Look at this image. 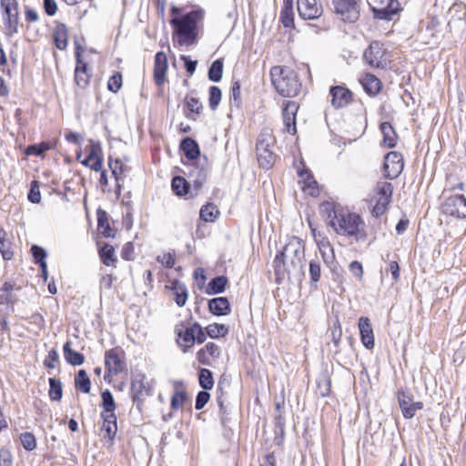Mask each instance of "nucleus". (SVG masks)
Instances as JSON below:
<instances>
[{"instance_id":"51","label":"nucleus","mask_w":466,"mask_h":466,"mask_svg":"<svg viewBox=\"0 0 466 466\" xmlns=\"http://www.w3.org/2000/svg\"><path fill=\"white\" fill-rule=\"evenodd\" d=\"M14 289V285L5 282L2 288L0 289V305L3 304H11L13 305L15 301L12 295V291Z\"/></svg>"},{"instance_id":"62","label":"nucleus","mask_w":466,"mask_h":466,"mask_svg":"<svg viewBox=\"0 0 466 466\" xmlns=\"http://www.w3.org/2000/svg\"><path fill=\"white\" fill-rule=\"evenodd\" d=\"M210 399V394L208 392V390H204L198 393L196 397V403L195 408L196 410H199L203 409L206 404L208 402Z\"/></svg>"},{"instance_id":"20","label":"nucleus","mask_w":466,"mask_h":466,"mask_svg":"<svg viewBox=\"0 0 466 466\" xmlns=\"http://www.w3.org/2000/svg\"><path fill=\"white\" fill-rule=\"evenodd\" d=\"M220 356V348L214 342L207 343L197 352V360L199 363L211 366L212 362Z\"/></svg>"},{"instance_id":"32","label":"nucleus","mask_w":466,"mask_h":466,"mask_svg":"<svg viewBox=\"0 0 466 466\" xmlns=\"http://www.w3.org/2000/svg\"><path fill=\"white\" fill-rule=\"evenodd\" d=\"M63 353L65 360L73 366H79L85 362V356L71 348V341H66L64 344Z\"/></svg>"},{"instance_id":"35","label":"nucleus","mask_w":466,"mask_h":466,"mask_svg":"<svg viewBox=\"0 0 466 466\" xmlns=\"http://www.w3.org/2000/svg\"><path fill=\"white\" fill-rule=\"evenodd\" d=\"M380 130L383 135V143L386 147L392 148L397 144L398 136L390 122H383L380 124Z\"/></svg>"},{"instance_id":"40","label":"nucleus","mask_w":466,"mask_h":466,"mask_svg":"<svg viewBox=\"0 0 466 466\" xmlns=\"http://www.w3.org/2000/svg\"><path fill=\"white\" fill-rule=\"evenodd\" d=\"M82 164L96 172L102 170V157L97 154L96 147H92L88 156L82 161Z\"/></svg>"},{"instance_id":"9","label":"nucleus","mask_w":466,"mask_h":466,"mask_svg":"<svg viewBox=\"0 0 466 466\" xmlns=\"http://www.w3.org/2000/svg\"><path fill=\"white\" fill-rule=\"evenodd\" d=\"M84 49L77 41H75V56H76V68H75V83L76 85L85 89L88 86L91 79V73L86 62L82 58Z\"/></svg>"},{"instance_id":"33","label":"nucleus","mask_w":466,"mask_h":466,"mask_svg":"<svg viewBox=\"0 0 466 466\" xmlns=\"http://www.w3.org/2000/svg\"><path fill=\"white\" fill-rule=\"evenodd\" d=\"M97 228L105 238H114L115 231L108 222L107 213L103 209H97Z\"/></svg>"},{"instance_id":"27","label":"nucleus","mask_w":466,"mask_h":466,"mask_svg":"<svg viewBox=\"0 0 466 466\" xmlns=\"http://www.w3.org/2000/svg\"><path fill=\"white\" fill-rule=\"evenodd\" d=\"M101 418L103 419L102 431H105L106 434L105 438H107L108 442L113 444L117 431L116 416V414L101 413Z\"/></svg>"},{"instance_id":"38","label":"nucleus","mask_w":466,"mask_h":466,"mask_svg":"<svg viewBox=\"0 0 466 466\" xmlns=\"http://www.w3.org/2000/svg\"><path fill=\"white\" fill-rule=\"evenodd\" d=\"M108 166L111 169L112 175L114 176L116 182V190L117 194H120L121 191V175L127 170V166H125L119 159L113 160L109 157Z\"/></svg>"},{"instance_id":"64","label":"nucleus","mask_w":466,"mask_h":466,"mask_svg":"<svg viewBox=\"0 0 466 466\" xmlns=\"http://www.w3.org/2000/svg\"><path fill=\"white\" fill-rule=\"evenodd\" d=\"M0 466H13V456L8 449H0Z\"/></svg>"},{"instance_id":"16","label":"nucleus","mask_w":466,"mask_h":466,"mask_svg":"<svg viewBox=\"0 0 466 466\" xmlns=\"http://www.w3.org/2000/svg\"><path fill=\"white\" fill-rule=\"evenodd\" d=\"M125 353L118 348L111 349L105 353V365L106 371L112 375H117L124 371L126 363Z\"/></svg>"},{"instance_id":"47","label":"nucleus","mask_w":466,"mask_h":466,"mask_svg":"<svg viewBox=\"0 0 466 466\" xmlns=\"http://www.w3.org/2000/svg\"><path fill=\"white\" fill-rule=\"evenodd\" d=\"M172 190L177 196H185L188 193L189 183L182 177L177 176L172 179Z\"/></svg>"},{"instance_id":"60","label":"nucleus","mask_w":466,"mask_h":466,"mask_svg":"<svg viewBox=\"0 0 466 466\" xmlns=\"http://www.w3.org/2000/svg\"><path fill=\"white\" fill-rule=\"evenodd\" d=\"M28 200L31 203L38 204L41 201V194L39 190V183L36 180L31 182L30 190L28 193Z\"/></svg>"},{"instance_id":"24","label":"nucleus","mask_w":466,"mask_h":466,"mask_svg":"<svg viewBox=\"0 0 466 466\" xmlns=\"http://www.w3.org/2000/svg\"><path fill=\"white\" fill-rule=\"evenodd\" d=\"M208 167L207 164L194 163L188 172L189 179L194 183L197 189H200L207 181Z\"/></svg>"},{"instance_id":"3","label":"nucleus","mask_w":466,"mask_h":466,"mask_svg":"<svg viewBox=\"0 0 466 466\" xmlns=\"http://www.w3.org/2000/svg\"><path fill=\"white\" fill-rule=\"evenodd\" d=\"M269 74L274 88L281 96L294 97L299 94L301 82L293 69L275 66L271 67Z\"/></svg>"},{"instance_id":"30","label":"nucleus","mask_w":466,"mask_h":466,"mask_svg":"<svg viewBox=\"0 0 466 466\" xmlns=\"http://www.w3.org/2000/svg\"><path fill=\"white\" fill-rule=\"evenodd\" d=\"M298 175L303 180L302 190L309 196H317L319 194L318 183L309 170H299Z\"/></svg>"},{"instance_id":"5","label":"nucleus","mask_w":466,"mask_h":466,"mask_svg":"<svg viewBox=\"0 0 466 466\" xmlns=\"http://www.w3.org/2000/svg\"><path fill=\"white\" fill-rule=\"evenodd\" d=\"M275 137L268 128H264L258 135L256 143V155L258 165L264 169H269L275 164L277 155L273 152Z\"/></svg>"},{"instance_id":"28","label":"nucleus","mask_w":466,"mask_h":466,"mask_svg":"<svg viewBox=\"0 0 466 466\" xmlns=\"http://www.w3.org/2000/svg\"><path fill=\"white\" fill-rule=\"evenodd\" d=\"M180 149L185 157L192 161L197 160L200 156L199 146L197 141L189 137H185L180 142Z\"/></svg>"},{"instance_id":"41","label":"nucleus","mask_w":466,"mask_h":466,"mask_svg":"<svg viewBox=\"0 0 466 466\" xmlns=\"http://www.w3.org/2000/svg\"><path fill=\"white\" fill-rule=\"evenodd\" d=\"M75 387L83 393H89L91 381L85 370H79L75 377Z\"/></svg>"},{"instance_id":"13","label":"nucleus","mask_w":466,"mask_h":466,"mask_svg":"<svg viewBox=\"0 0 466 466\" xmlns=\"http://www.w3.org/2000/svg\"><path fill=\"white\" fill-rule=\"evenodd\" d=\"M441 208L445 215L466 218V198L462 194H454L446 198Z\"/></svg>"},{"instance_id":"42","label":"nucleus","mask_w":466,"mask_h":466,"mask_svg":"<svg viewBox=\"0 0 466 466\" xmlns=\"http://www.w3.org/2000/svg\"><path fill=\"white\" fill-rule=\"evenodd\" d=\"M319 211L321 215L330 222L332 219L336 220L338 218L342 209L337 208L336 205L332 202L325 201L321 203Z\"/></svg>"},{"instance_id":"7","label":"nucleus","mask_w":466,"mask_h":466,"mask_svg":"<svg viewBox=\"0 0 466 466\" xmlns=\"http://www.w3.org/2000/svg\"><path fill=\"white\" fill-rule=\"evenodd\" d=\"M375 19L391 21L400 10L398 0H367Z\"/></svg>"},{"instance_id":"44","label":"nucleus","mask_w":466,"mask_h":466,"mask_svg":"<svg viewBox=\"0 0 466 466\" xmlns=\"http://www.w3.org/2000/svg\"><path fill=\"white\" fill-rule=\"evenodd\" d=\"M219 211L216 205L208 203L204 205L199 211L200 218L206 222H213L218 218Z\"/></svg>"},{"instance_id":"26","label":"nucleus","mask_w":466,"mask_h":466,"mask_svg":"<svg viewBox=\"0 0 466 466\" xmlns=\"http://www.w3.org/2000/svg\"><path fill=\"white\" fill-rule=\"evenodd\" d=\"M208 309L215 316H226L231 312L229 301L225 297L209 299Z\"/></svg>"},{"instance_id":"4","label":"nucleus","mask_w":466,"mask_h":466,"mask_svg":"<svg viewBox=\"0 0 466 466\" xmlns=\"http://www.w3.org/2000/svg\"><path fill=\"white\" fill-rule=\"evenodd\" d=\"M329 225L337 234L354 237L357 241L365 240V223L360 216L355 213L341 211L336 220L332 219Z\"/></svg>"},{"instance_id":"10","label":"nucleus","mask_w":466,"mask_h":466,"mask_svg":"<svg viewBox=\"0 0 466 466\" xmlns=\"http://www.w3.org/2000/svg\"><path fill=\"white\" fill-rule=\"evenodd\" d=\"M151 394L152 390L148 383L145 381V376L142 374L136 375L131 380L130 395L139 411H142L146 399Z\"/></svg>"},{"instance_id":"63","label":"nucleus","mask_w":466,"mask_h":466,"mask_svg":"<svg viewBox=\"0 0 466 466\" xmlns=\"http://www.w3.org/2000/svg\"><path fill=\"white\" fill-rule=\"evenodd\" d=\"M0 252L3 256V258L5 260H9L13 257V251L9 247V243L6 240L5 237L0 239Z\"/></svg>"},{"instance_id":"45","label":"nucleus","mask_w":466,"mask_h":466,"mask_svg":"<svg viewBox=\"0 0 466 466\" xmlns=\"http://www.w3.org/2000/svg\"><path fill=\"white\" fill-rule=\"evenodd\" d=\"M198 383L203 390H211L214 387V379L211 370L206 368L199 369Z\"/></svg>"},{"instance_id":"22","label":"nucleus","mask_w":466,"mask_h":466,"mask_svg":"<svg viewBox=\"0 0 466 466\" xmlns=\"http://www.w3.org/2000/svg\"><path fill=\"white\" fill-rule=\"evenodd\" d=\"M167 71V58L164 52H157L155 56L154 81L157 86H161L166 81Z\"/></svg>"},{"instance_id":"17","label":"nucleus","mask_w":466,"mask_h":466,"mask_svg":"<svg viewBox=\"0 0 466 466\" xmlns=\"http://www.w3.org/2000/svg\"><path fill=\"white\" fill-rule=\"evenodd\" d=\"M397 398L402 415L405 419L413 418L416 411L423 408V403L421 401H414L413 396L402 389L398 390Z\"/></svg>"},{"instance_id":"43","label":"nucleus","mask_w":466,"mask_h":466,"mask_svg":"<svg viewBox=\"0 0 466 466\" xmlns=\"http://www.w3.org/2000/svg\"><path fill=\"white\" fill-rule=\"evenodd\" d=\"M309 286L311 288H317L318 282L321 278V266L319 260L312 259L309 261Z\"/></svg>"},{"instance_id":"54","label":"nucleus","mask_w":466,"mask_h":466,"mask_svg":"<svg viewBox=\"0 0 466 466\" xmlns=\"http://www.w3.org/2000/svg\"><path fill=\"white\" fill-rule=\"evenodd\" d=\"M20 441L24 449L32 451L36 448V440L33 433L25 431L20 434Z\"/></svg>"},{"instance_id":"15","label":"nucleus","mask_w":466,"mask_h":466,"mask_svg":"<svg viewBox=\"0 0 466 466\" xmlns=\"http://www.w3.org/2000/svg\"><path fill=\"white\" fill-rule=\"evenodd\" d=\"M297 10L303 20H315L323 14L320 0H297Z\"/></svg>"},{"instance_id":"59","label":"nucleus","mask_w":466,"mask_h":466,"mask_svg":"<svg viewBox=\"0 0 466 466\" xmlns=\"http://www.w3.org/2000/svg\"><path fill=\"white\" fill-rule=\"evenodd\" d=\"M122 86V75L119 72H116L111 76L107 82V88L113 93H117Z\"/></svg>"},{"instance_id":"21","label":"nucleus","mask_w":466,"mask_h":466,"mask_svg":"<svg viewBox=\"0 0 466 466\" xmlns=\"http://www.w3.org/2000/svg\"><path fill=\"white\" fill-rule=\"evenodd\" d=\"M359 329L363 346L368 350L373 349L375 345L374 333L368 317H360L359 319Z\"/></svg>"},{"instance_id":"52","label":"nucleus","mask_w":466,"mask_h":466,"mask_svg":"<svg viewBox=\"0 0 466 466\" xmlns=\"http://www.w3.org/2000/svg\"><path fill=\"white\" fill-rule=\"evenodd\" d=\"M49 382V397L52 400H60L63 395L62 383L56 378H50Z\"/></svg>"},{"instance_id":"58","label":"nucleus","mask_w":466,"mask_h":466,"mask_svg":"<svg viewBox=\"0 0 466 466\" xmlns=\"http://www.w3.org/2000/svg\"><path fill=\"white\" fill-rule=\"evenodd\" d=\"M187 400L186 390H176L171 397L170 406L172 410H178Z\"/></svg>"},{"instance_id":"23","label":"nucleus","mask_w":466,"mask_h":466,"mask_svg":"<svg viewBox=\"0 0 466 466\" xmlns=\"http://www.w3.org/2000/svg\"><path fill=\"white\" fill-rule=\"evenodd\" d=\"M329 95L331 96V105L335 108H340L347 106L350 100L352 94L351 92L340 86H331L329 89Z\"/></svg>"},{"instance_id":"6","label":"nucleus","mask_w":466,"mask_h":466,"mask_svg":"<svg viewBox=\"0 0 466 466\" xmlns=\"http://www.w3.org/2000/svg\"><path fill=\"white\" fill-rule=\"evenodd\" d=\"M0 6L4 12V25L5 35L13 36L18 33L19 11L17 0H0Z\"/></svg>"},{"instance_id":"12","label":"nucleus","mask_w":466,"mask_h":466,"mask_svg":"<svg viewBox=\"0 0 466 466\" xmlns=\"http://www.w3.org/2000/svg\"><path fill=\"white\" fill-rule=\"evenodd\" d=\"M364 59L369 66L375 68H386L389 59L383 45L380 42H372L364 52Z\"/></svg>"},{"instance_id":"25","label":"nucleus","mask_w":466,"mask_h":466,"mask_svg":"<svg viewBox=\"0 0 466 466\" xmlns=\"http://www.w3.org/2000/svg\"><path fill=\"white\" fill-rule=\"evenodd\" d=\"M177 339V342L181 347L182 351L184 353L187 352V350L193 347L195 343V329L194 324H192L190 327L187 328L185 330L182 329H179L177 326L175 329Z\"/></svg>"},{"instance_id":"50","label":"nucleus","mask_w":466,"mask_h":466,"mask_svg":"<svg viewBox=\"0 0 466 466\" xmlns=\"http://www.w3.org/2000/svg\"><path fill=\"white\" fill-rule=\"evenodd\" d=\"M223 74V61L221 59L215 60L208 69V78L213 82H219Z\"/></svg>"},{"instance_id":"36","label":"nucleus","mask_w":466,"mask_h":466,"mask_svg":"<svg viewBox=\"0 0 466 466\" xmlns=\"http://www.w3.org/2000/svg\"><path fill=\"white\" fill-rule=\"evenodd\" d=\"M174 299L178 307H183L187 300V289L179 280L175 279L171 283Z\"/></svg>"},{"instance_id":"39","label":"nucleus","mask_w":466,"mask_h":466,"mask_svg":"<svg viewBox=\"0 0 466 466\" xmlns=\"http://www.w3.org/2000/svg\"><path fill=\"white\" fill-rule=\"evenodd\" d=\"M228 284V279L225 276H218L212 279L206 289L208 295L222 293Z\"/></svg>"},{"instance_id":"1","label":"nucleus","mask_w":466,"mask_h":466,"mask_svg":"<svg viewBox=\"0 0 466 466\" xmlns=\"http://www.w3.org/2000/svg\"><path fill=\"white\" fill-rule=\"evenodd\" d=\"M305 262L304 244L297 237L290 238L273 261L277 280L287 275L289 279L300 281L305 276Z\"/></svg>"},{"instance_id":"31","label":"nucleus","mask_w":466,"mask_h":466,"mask_svg":"<svg viewBox=\"0 0 466 466\" xmlns=\"http://www.w3.org/2000/svg\"><path fill=\"white\" fill-rule=\"evenodd\" d=\"M361 85L370 96H376L379 94L382 86L381 81L371 74H366L364 76L361 80Z\"/></svg>"},{"instance_id":"29","label":"nucleus","mask_w":466,"mask_h":466,"mask_svg":"<svg viewBox=\"0 0 466 466\" xmlns=\"http://www.w3.org/2000/svg\"><path fill=\"white\" fill-rule=\"evenodd\" d=\"M55 46L59 50H66L68 46V29L63 23L57 24L53 31Z\"/></svg>"},{"instance_id":"2","label":"nucleus","mask_w":466,"mask_h":466,"mask_svg":"<svg viewBox=\"0 0 466 466\" xmlns=\"http://www.w3.org/2000/svg\"><path fill=\"white\" fill-rule=\"evenodd\" d=\"M204 18L203 10H192L181 17L171 19L170 24L178 36L180 46L193 45L197 40L198 25Z\"/></svg>"},{"instance_id":"53","label":"nucleus","mask_w":466,"mask_h":466,"mask_svg":"<svg viewBox=\"0 0 466 466\" xmlns=\"http://www.w3.org/2000/svg\"><path fill=\"white\" fill-rule=\"evenodd\" d=\"M318 393L321 397H327L331 390V381L329 376L323 375L317 380Z\"/></svg>"},{"instance_id":"49","label":"nucleus","mask_w":466,"mask_h":466,"mask_svg":"<svg viewBox=\"0 0 466 466\" xmlns=\"http://www.w3.org/2000/svg\"><path fill=\"white\" fill-rule=\"evenodd\" d=\"M185 104L187 109L190 111V113L186 114V116L189 119L195 120V117L191 116V114H200L203 106L200 103L199 99L194 96H187L185 97Z\"/></svg>"},{"instance_id":"11","label":"nucleus","mask_w":466,"mask_h":466,"mask_svg":"<svg viewBox=\"0 0 466 466\" xmlns=\"http://www.w3.org/2000/svg\"><path fill=\"white\" fill-rule=\"evenodd\" d=\"M334 12L344 22L354 23L360 17V5L358 0H332Z\"/></svg>"},{"instance_id":"56","label":"nucleus","mask_w":466,"mask_h":466,"mask_svg":"<svg viewBox=\"0 0 466 466\" xmlns=\"http://www.w3.org/2000/svg\"><path fill=\"white\" fill-rule=\"evenodd\" d=\"M208 104H209V107L212 109V110H216L217 107L218 106L219 103H220V100H221V96H222V93H221V90L219 87L216 86H212L209 87V92H208Z\"/></svg>"},{"instance_id":"37","label":"nucleus","mask_w":466,"mask_h":466,"mask_svg":"<svg viewBox=\"0 0 466 466\" xmlns=\"http://www.w3.org/2000/svg\"><path fill=\"white\" fill-rule=\"evenodd\" d=\"M98 253L103 264L106 266H116L117 258L115 254V248L113 246L105 243L103 246L99 247Z\"/></svg>"},{"instance_id":"48","label":"nucleus","mask_w":466,"mask_h":466,"mask_svg":"<svg viewBox=\"0 0 466 466\" xmlns=\"http://www.w3.org/2000/svg\"><path fill=\"white\" fill-rule=\"evenodd\" d=\"M103 411L101 413L115 414L116 403L112 393L106 390L101 394Z\"/></svg>"},{"instance_id":"19","label":"nucleus","mask_w":466,"mask_h":466,"mask_svg":"<svg viewBox=\"0 0 466 466\" xmlns=\"http://www.w3.org/2000/svg\"><path fill=\"white\" fill-rule=\"evenodd\" d=\"M299 106L295 101H286L282 108L283 122L285 130L289 134H296V114Z\"/></svg>"},{"instance_id":"18","label":"nucleus","mask_w":466,"mask_h":466,"mask_svg":"<svg viewBox=\"0 0 466 466\" xmlns=\"http://www.w3.org/2000/svg\"><path fill=\"white\" fill-rule=\"evenodd\" d=\"M316 244L319 248V253L322 257L324 263L330 268H333V265L336 262V257L334 248L330 244L328 237L325 235H319L316 237Z\"/></svg>"},{"instance_id":"57","label":"nucleus","mask_w":466,"mask_h":466,"mask_svg":"<svg viewBox=\"0 0 466 466\" xmlns=\"http://www.w3.org/2000/svg\"><path fill=\"white\" fill-rule=\"evenodd\" d=\"M230 106L239 107L241 104L240 83L238 80L234 81L230 89Z\"/></svg>"},{"instance_id":"61","label":"nucleus","mask_w":466,"mask_h":466,"mask_svg":"<svg viewBox=\"0 0 466 466\" xmlns=\"http://www.w3.org/2000/svg\"><path fill=\"white\" fill-rule=\"evenodd\" d=\"M31 253L35 264L40 265L42 262H46V258L47 255L43 248L37 245H33L31 248Z\"/></svg>"},{"instance_id":"34","label":"nucleus","mask_w":466,"mask_h":466,"mask_svg":"<svg viewBox=\"0 0 466 466\" xmlns=\"http://www.w3.org/2000/svg\"><path fill=\"white\" fill-rule=\"evenodd\" d=\"M279 18L284 27H292L294 25L293 0L283 1Z\"/></svg>"},{"instance_id":"8","label":"nucleus","mask_w":466,"mask_h":466,"mask_svg":"<svg viewBox=\"0 0 466 466\" xmlns=\"http://www.w3.org/2000/svg\"><path fill=\"white\" fill-rule=\"evenodd\" d=\"M393 193V186L390 182L380 181L376 186L377 201L372 208V215L380 218L388 209V206L391 202Z\"/></svg>"},{"instance_id":"46","label":"nucleus","mask_w":466,"mask_h":466,"mask_svg":"<svg viewBox=\"0 0 466 466\" xmlns=\"http://www.w3.org/2000/svg\"><path fill=\"white\" fill-rule=\"evenodd\" d=\"M205 329L207 334L212 339L223 338L228 333V327L225 324L212 323L208 325Z\"/></svg>"},{"instance_id":"14","label":"nucleus","mask_w":466,"mask_h":466,"mask_svg":"<svg viewBox=\"0 0 466 466\" xmlns=\"http://www.w3.org/2000/svg\"><path fill=\"white\" fill-rule=\"evenodd\" d=\"M404 168V159L398 151H391L384 157L383 171L385 177L397 178Z\"/></svg>"},{"instance_id":"55","label":"nucleus","mask_w":466,"mask_h":466,"mask_svg":"<svg viewBox=\"0 0 466 466\" xmlns=\"http://www.w3.org/2000/svg\"><path fill=\"white\" fill-rule=\"evenodd\" d=\"M52 144L50 142H42L40 144H34L27 147L25 150L26 155L41 156L43 153L50 150Z\"/></svg>"}]
</instances>
